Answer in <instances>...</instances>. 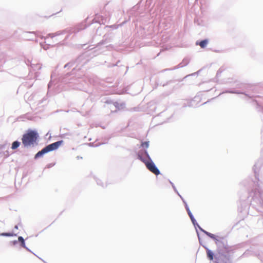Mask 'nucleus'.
Listing matches in <instances>:
<instances>
[{
    "mask_svg": "<svg viewBox=\"0 0 263 263\" xmlns=\"http://www.w3.org/2000/svg\"><path fill=\"white\" fill-rule=\"evenodd\" d=\"M21 145V142L18 140L13 141L11 144V149L14 150L17 149Z\"/></svg>",
    "mask_w": 263,
    "mask_h": 263,
    "instance_id": "2eb2a0df",
    "label": "nucleus"
},
{
    "mask_svg": "<svg viewBox=\"0 0 263 263\" xmlns=\"http://www.w3.org/2000/svg\"><path fill=\"white\" fill-rule=\"evenodd\" d=\"M17 234H14L13 233L11 232H3L2 233H0V236H6V237H10V236H16Z\"/></svg>",
    "mask_w": 263,
    "mask_h": 263,
    "instance_id": "a211bd4d",
    "label": "nucleus"
},
{
    "mask_svg": "<svg viewBox=\"0 0 263 263\" xmlns=\"http://www.w3.org/2000/svg\"><path fill=\"white\" fill-rule=\"evenodd\" d=\"M4 155L5 156V157H8L10 156V154L8 151L6 150L4 152Z\"/></svg>",
    "mask_w": 263,
    "mask_h": 263,
    "instance_id": "bb28decb",
    "label": "nucleus"
},
{
    "mask_svg": "<svg viewBox=\"0 0 263 263\" xmlns=\"http://www.w3.org/2000/svg\"><path fill=\"white\" fill-rule=\"evenodd\" d=\"M5 147H6V145L5 144L0 145V149H4L5 148Z\"/></svg>",
    "mask_w": 263,
    "mask_h": 263,
    "instance_id": "c756f323",
    "label": "nucleus"
},
{
    "mask_svg": "<svg viewBox=\"0 0 263 263\" xmlns=\"http://www.w3.org/2000/svg\"><path fill=\"white\" fill-rule=\"evenodd\" d=\"M87 62V60H85V56L84 55H81L79 56L76 61H70L65 65L64 68H66L67 67H72L74 64L76 63H77V65L76 66V67H74L72 70V73L70 74L69 73H67L66 74V76L68 77L70 75H72L74 74V71L76 69L77 67H78V69H80V66L79 67V65H83L84 64L86 63Z\"/></svg>",
    "mask_w": 263,
    "mask_h": 263,
    "instance_id": "0eeeda50",
    "label": "nucleus"
},
{
    "mask_svg": "<svg viewBox=\"0 0 263 263\" xmlns=\"http://www.w3.org/2000/svg\"><path fill=\"white\" fill-rule=\"evenodd\" d=\"M85 27H83V25H79L76 26L74 28H68L63 30L58 31L55 33H51L47 34V36L45 37L46 39V37H50L51 38H53L57 36L61 35L62 34H64L66 33H68V35L71 34L72 33H77L79 32L80 31L84 29ZM69 35H67L65 39H67Z\"/></svg>",
    "mask_w": 263,
    "mask_h": 263,
    "instance_id": "20e7f679",
    "label": "nucleus"
},
{
    "mask_svg": "<svg viewBox=\"0 0 263 263\" xmlns=\"http://www.w3.org/2000/svg\"><path fill=\"white\" fill-rule=\"evenodd\" d=\"M51 86V83L50 82L48 84V88H50V87Z\"/></svg>",
    "mask_w": 263,
    "mask_h": 263,
    "instance_id": "f704fd0d",
    "label": "nucleus"
},
{
    "mask_svg": "<svg viewBox=\"0 0 263 263\" xmlns=\"http://www.w3.org/2000/svg\"><path fill=\"white\" fill-rule=\"evenodd\" d=\"M26 250H27L28 251L33 253L34 255H35V256H36L38 258H39L40 259H41L44 263H46L44 260H43L42 259H41V258H40L39 257H38L36 254H35L33 252L31 251V250H30L27 246H26V248H25Z\"/></svg>",
    "mask_w": 263,
    "mask_h": 263,
    "instance_id": "393cba45",
    "label": "nucleus"
},
{
    "mask_svg": "<svg viewBox=\"0 0 263 263\" xmlns=\"http://www.w3.org/2000/svg\"><path fill=\"white\" fill-rule=\"evenodd\" d=\"M189 62H190V61L188 58H184L182 62L181 63H180L179 64H178V65L172 68L165 69L163 70L162 71H167V70H172L178 69L181 67H183L187 65L189 63Z\"/></svg>",
    "mask_w": 263,
    "mask_h": 263,
    "instance_id": "6e6552de",
    "label": "nucleus"
},
{
    "mask_svg": "<svg viewBox=\"0 0 263 263\" xmlns=\"http://www.w3.org/2000/svg\"><path fill=\"white\" fill-rule=\"evenodd\" d=\"M183 204L184 205L185 210H186V212L191 219V221L195 222V218L194 216H193L192 213L191 212V211L187 204V202L185 201V200H183Z\"/></svg>",
    "mask_w": 263,
    "mask_h": 263,
    "instance_id": "9b49d317",
    "label": "nucleus"
},
{
    "mask_svg": "<svg viewBox=\"0 0 263 263\" xmlns=\"http://www.w3.org/2000/svg\"><path fill=\"white\" fill-rule=\"evenodd\" d=\"M193 226H194L195 229H196V231H198L197 230V228L199 229V230L203 232L204 234H205L207 236L209 237L210 236V235L212 234L211 233H210L206 231H205V230H204L203 229H202L198 223V222H197L196 220L195 219V222H192Z\"/></svg>",
    "mask_w": 263,
    "mask_h": 263,
    "instance_id": "1a4fd4ad",
    "label": "nucleus"
},
{
    "mask_svg": "<svg viewBox=\"0 0 263 263\" xmlns=\"http://www.w3.org/2000/svg\"><path fill=\"white\" fill-rule=\"evenodd\" d=\"M172 82V81H170L168 82L166 84H163V85H162V86H165L166 85H167V84H168L171 83Z\"/></svg>",
    "mask_w": 263,
    "mask_h": 263,
    "instance_id": "2f4dec72",
    "label": "nucleus"
},
{
    "mask_svg": "<svg viewBox=\"0 0 263 263\" xmlns=\"http://www.w3.org/2000/svg\"><path fill=\"white\" fill-rule=\"evenodd\" d=\"M30 66L33 70H39L41 69V66L40 64H30Z\"/></svg>",
    "mask_w": 263,
    "mask_h": 263,
    "instance_id": "6ab92c4d",
    "label": "nucleus"
},
{
    "mask_svg": "<svg viewBox=\"0 0 263 263\" xmlns=\"http://www.w3.org/2000/svg\"><path fill=\"white\" fill-rule=\"evenodd\" d=\"M169 182L170 183V184H171L174 191L176 193H178V191L177 190V189L176 188L174 184L171 181V180H169Z\"/></svg>",
    "mask_w": 263,
    "mask_h": 263,
    "instance_id": "b1692460",
    "label": "nucleus"
},
{
    "mask_svg": "<svg viewBox=\"0 0 263 263\" xmlns=\"http://www.w3.org/2000/svg\"><path fill=\"white\" fill-rule=\"evenodd\" d=\"M116 65H117V63L116 64H113V65H112V66H116Z\"/></svg>",
    "mask_w": 263,
    "mask_h": 263,
    "instance_id": "e433bc0d",
    "label": "nucleus"
},
{
    "mask_svg": "<svg viewBox=\"0 0 263 263\" xmlns=\"http://www.w3.org/2000/svg\"><path fill=\"white\" fill-rule=\"evenodd\" d=\"M25 239H24V238L22 237V236H18V242H21V241H24Z\"/></svg>",
    "mask_w": 263,
    "mask_h": 263,
    "instance_id": "c85d7f7f",
    "label": "nucleus"
},
{
    "mask_svg": "<svg viewBox=\"0 0 263 263\" xmlns=\"http://www.w3.org/2000/svg\"><path fill=\"white\" fill-rule=\"evenodd\" d=\"M29 33H31V34H33V33H34V32H29Z\"/></svg>",
    "mask_w": 263,
    "mask_h": 263,
    "instance_id": "4c0bfd02",
    "label": "nucleus"
},
{
    "mask_svg": "<svg viewBox=\"0 0 263 263\" xmlns=\"http://www.w3.org/2000/svg\"><path fill=\"white\" fill-rule=\"evenodd\" d=\"M235 93V94H244V93H243L242 92H240V91H234V90H226V91L222 92V93H220V95H221L222 93ZM245 95L246 96H248L247 94L245 93Z\"/></svg>",
    "mask_w": 263,
    "mask_h": 263,
    "instance_id": "f3484780",
    "label": "nucleus"
},
{
    "mask_svg": "<svg viewBox=\"0 0 263 263\" xmlns=\"http://www.w3.org/2000/svg\"><path fill=\"white\" fill-rule=\"evenodd\" d=\"M209 237L214 241L217 246V251L229 248L227 241L224 237L218 236L212 233Z\"/></svg>",
    "mask_w": 263,
    "mask_h": 263,
    "instance_id": "423d86ee",
    "label": "nucleus"
},
{
    "mask_svg": "<svg viewBox=\"0 0 263 263\" xmlns=\"http://www.w3.org/2000/svg\"><path fill=\"white\" fill-rule=\"evenodd\" d=\"M104 144V143H97V144H95L94 143H89L88 144V145L90 146H92V147H98L102 144Z\"/></svg>",
    "mask_w": 263,
    "mask_h": 263,
    "instance_id": "4be33fe9",
    "label": "nucleus"
},
{
    "mask_svg": "<svg viewBox=\"0 0 263 263\" xmlns=\"http://www.w3.org/2000/svg\"><path fill=\"white\" fill-rule=\"evenodd\" d=\"M203 247L206 250L207 258L210 260H214V259H215V255L214 254L213 252L210 249H209L206 246H203Z\"/></svg>",
    "mask_w": 263,
    "mask_h": 263,
    "instance_id": "9d476101",
    "label": "nucleus"
},
{
    "mask_svg": "<svg viewBox=\"0 0 263 263\" xmlns=\"http://www.w3.org/2000/svg\"><path fill=\"white\" fill-rule=\"evenodd\" d=\"M177 195L180 197V198L181 199L182 202H183V200H185L184 199V198L181 196V195L179 193V192H178V193H177Z\"/></svg>",
    "mask_w": 263,
    "mask_h": 263,
    "instance_id": "7c9ffc66",
    "label": "nucleus"
},
{
    "mask_svg": "<svg viewBox=\"0 0 263 263\" xmlns=\"http://www.w3.org/2000/svg\"><path fill=\"white\" fill-rule=\"evenodd\" d=\"M110 102H111V101H108V100H107V101H106V103H110Z\"/></svg>",
    "mask_w": 263,
    "mask_h": 263,
    "instance_id": "c9c22d12",
    "label": "nucleus"
},
{
    "mask_svg": "<svg viewBox=\"0 0 263 263\" xmlns=\"http://www.w3.org/2000/svg\"><path fill=\"white\" fill-rule=\"evenodd\" d=\"M20 245L21 247L23 248H26V243H25V240L20 242Z\"/></svg>",
    "mask_w": 263,
    "mask_h": 263,
    "instance_id": "a878e982",
    "label": "nucleus"
},
{
    "mask_svg": "<svg viewBox=\"0 0 263 263\" xmlns=\"http://www.w3.org/2000/svg\"><path fill=\"white\" fill-rule=\"evenodd\" d=\"M63 143V140H61L46 145L34 155V159H37L46 154L58 149Z\"/></svg>",
    "mask_w": 263,
    "mask_h": 263,
    "instance_id": "7ed1b4c3",
    "label": "nucleus"
},
{
    "mask_svg": "<svg viewBox=\"0 0 263 263\" xmlns=\"http://www.w3.org/2000/svg\"><path fill=\"white\" fill-rule=\"evenodd\" d=\"M39 134L36 130L28 129L22 137V142L24 148L34 147L39 144Z\"/></svg>",
    "mask_w": 263,
    "mask_h": 263,
    "instance_id": "f03ea898",
    "label": "nucleus"
},
{
    "mask_svg": "<svg viewBox=\"0 0 263 263\" xmlns=\"http://www.w3.org/2000/svg\"><path fill=\"white\" fill-rule=\"evenodd\" d=\"M14 229H18V226H17V225H15V226H14Z\"/></svg>",
    "mask_w": 263,
    "mask_h": 263,
    "instance_id": "72a5a7b5",
    "label": "nucleus"
},
{
    "mask_svg": "<svg viewBox=\"0 0 263 263\" xmlns=\"http://www.w3.org/2000/svg\"><path fill=\"white\" fill-rule=\"evenodd\" d=\"M53 165L52 164H49L48 165V167H50L51 166H52Z\"/></svg>",
    "mask_w": 263,
    "mask_h": 263,
    "instance_id": "473e14b6",
    "label": "nucleus"
},
{
    "mask_svg": "<svg viewBox=\"0 0 263 263\" xmlns=\"http://www.w3.org/2000/svg\"><path fill=\"white\" fill-rule=\"evenodd\" d=\"M209 42V40L205 39L201 41H197L195 44L196 45H199L201 48L204 49L206 47Z\"/></svg>",
    "mask_w": 263,
    "mask_h": 263,
    "instance_id": "f8f14e48",
    "label": "nucleus"
},
{
    "mask_svg": "<svg viewBox=\"0 0 263 263\" xmlns=\"http://www.w3.org/2000/svg\"><path fill=\"white\" fill-rule=\"evenodd\" d=\"M209 101H208L207 102H204V103H203L202 104H206V103L208 102H209Z\"/></svg>",
    "mask_w": 263,
    "mask_h": 263,
    "instance_id": "58836bf2",
    "label": "nucleus"
},
{
    "mask_svg": "<svg viewBox=\"0 0 263 263\" xmlns=\"http://www.w3.org/2000/svg\"><path fill=\"white\" fill-rule=\"evenodd\" d=\"M196 233H197V235L198 236V240H199V244L202 246L203 247V246H205L204 245H203L202 243V242L201 240V238H200V234L199 233V232L198 231H196Z\"/></svg>",
    "mask_w": 263,
    "mask_h": 263,
    "instance_id": "412c9836",
    "label": "nucleus"
},
{
    "mask_svg": "<svg viewBox=\"0 0 263 263\" xmlns=\"http://www.w3.org/2000/svg\"><path fill=\"white\" fill-rule=\"evenodd\" d=\"M137 159L142 162L146 168L154 174L158 176L161 174L160 170L152 160L146 149H140L136 153Z\"/></svg>",
    "mask_w": 263,
    "mask_h": 263,
    "instance_id": "f257e3e1",
    "label": "nucleus"
},
{
    "mask_svg": "<svg viewBox=\"0 0 263 263\" xmlns=\"http://www.w3.org/2000/svg\"><path fill=\"white\" fill-rule=\"evenodd\" d=\"M199 98L197 96H196L192 100H190L187 102V106L192 107H196L198 106V103H195V102L199 100Z\"/></svg>",
    "mask_w": 263,
    "mask_h": 263,
    "instance_id": "ddd939ff",
    "label": "nucleus"
},
{
    "mask_svg": "<svg viewBox=\"0 0 263 263\" xmlns=\"http://www.w3.org/2000/svg\"><path fill=\"white\" fill-rule=\"evenodd\" d=\"M66 79V78H65ZM65 82H67L69 83H77L80 82V78H76V76H73L72 78L69 79V81H67L66 79L65 80Z\"/></svg>",
    "mask_w": 263,
    "mask_h": 263,
    "instance_id": "4468645a",
    "label": "nucleus"
},
{
    "mask_svg": "<svg viewBox=\"0 0 263 263\" xmlns=\"http://www.w3.org/2000/svg\"><path fill=\"white\" fill-rule=\"evenodd\" d=\"M230 249L219 250L215 254L214 263H228L230 260Z\"/></svg>",
    "mask_w": 263,
    "mask_h": 263,
    "instance_id": "39448f33",
    "label": "nucleus"
},
{
    "mask_svg": "<svg viewBox=\"0 0 263 263\" xmlns=\"http://www.w3.org/2000/svg\"><path fill=\"white\" fill-rule=\"evenodd\" d=\"M125 103H120L117 102H115L113 103V105L116 107L117 109H120L123 108L125 106Z\"/></svg>",
    "mask_w": 263,
    "mask_h": 263,
    "instance_id": "dca6fc26",
    "label": "nucleus"
},
{
    "mask_svg": "<svg viewBox=\"0 0 263 263\" xmlns=\"http://www.w3.org/2000/svg\"><path fill=\"white\" fill-rule=\"evenodd\" d=\"M18 243V241L17 240H13L12 241L10 242V243L12 245H13V246H15L16 245V244H17Z\"/></svg>",
    "mask_w": 263,
    "mask_h": 263,
    "instance_id": "cd10ccee",
    "label": "nucleus"
},
{
    "mask_svg": "<svg viewBox=\"0 0 263 263\" xmlns=\"http://www.w3.org/2000/svg\"><path fill=\"white\" fill-rule=\"evenodd\" d=\"M96 182H97V184L99 185L102 186L103 187L105 186H106V185H105V186L103 185L102 181L100 179H97Z\"/></svg>",
    "mask_w": 263,
    "mask_h": 263,
    "instance_id": "5701e85b",
    "label": "nucleus"
},
{
    "mask_svg": "<svg viewBox=\"0 0 263 263\" xmlns=\"http://www.w3.org/2000/svg\"><path fill=\"white\" fill-rule=\"evenodd\" d=\"M141 146L143 148H148L149 146V141L141 142Z\"/></svg>",
    "mask_w": 263,
    "mask_h": 263,
    "instance_id": "aec40b11",
    "label": "nucleus"
}]
</instances>
